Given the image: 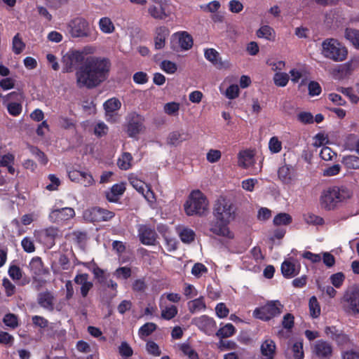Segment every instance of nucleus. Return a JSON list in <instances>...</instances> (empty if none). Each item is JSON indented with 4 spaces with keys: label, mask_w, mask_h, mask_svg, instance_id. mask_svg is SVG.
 Listing matches in <instances>:
<instances>
[{
    "label": "nucleus",
    "mask_w": 359,
    "mask_h": 359,
    "mask_svg": "<svg viewBox=\"0 0 359 359\" xmlns=\"http://www.w3.org/2000/svg\"><path fill=\"white\" fill-rule=\"evenodd\" d=\"M96 50L93 46H86L77 50L83 57L84 65L76 72V85L79 88H94L108 78L111 63L106 58L89 57L85 60V56L93 54Z\"/></svg>",
    "instance_id": "1"
},
{
    "label": "nucleus",
    "mask_w": 359,
    "mask_h": 359,
    "mask_svg": "<svg viewBox=\"0 0 359 359\" xmlns=\"http://www.w3.org/2000/svg\"><path fill=\"white\" fill-rule=\"evenodd\" d=\"M236 208L230 201L226 199L218 200L213 209V215L216 221L213 222L210 230L216 236L222 238V241L227 243L235 238L233 231L229 228L228 224L236 217Z\"/></svg>",
    "instance_id": "2"
},
{
    "label": "nucleus",
    "mask_w": 359,
    "mask_h": 359,
    "mask_svg": "<svg viewBox=\"0 0 359 359\" xmlns=\"http://www.w3.org/2000/svg\"><path fill=\"white\" fill-rule=\"evenodd\" d=\"M188 216H204L210 210L209 201L205 195L198 189L193 190L184 204Z\"/></svg>",
    "instance_id": "3"
},
{
    "label": "nucleus",
    "mask_w": 359,
    "mask_h": 359,
    "mask_svg": "<svg viewBox=\"0 0 359 359\" xmlns=\"http://www.w3.org/2000/svg\"><path fill=\"white\" fill-rule=\"evenodd\" d=\"M321 54L324 57L336 62H343L348 57V48L334 38H327L321 44Z\"/></svg>",
    "instance_id": "4"
},
{
    "label": "nucleus",
    "mask_w": 359,
    "mask_h": 359,
    "mask_svg": "<svg viewBox=\"0 0 359 359\" xmlns=\"http://www.w3.org/2000/svg\"><path fill=\"white\" fill-rule=\"evenodd\" d=\"M341 302L346 313L351 316L359 314V285L348 287L343 295Z\"/></svg>",
    "instance_id": "5"
},
{
    "label": "nucleus",
    "mask_w": 359,
    "mask_h": 359,
    "mask_svg": "<svg viewBox=\"0 0 359 359\" xmlns=\"http://www.w3.org/2000/svg\"><path fill=\"white\" fill-rule=\"evenodd\" d=\"M283 309V305L278 300L268 302L266 304L256 308L253 311L255 318L264 321H268L279 316Z\"/></svg>",
    "instance_id": "6"
},
{
    "label": "nucleus",
    "mask_w": 359,
    "mask_h": 359,
    "mask_svg": "<svg viewBox=\"0 0 359 359\" xmlns=\"http://www.w3.org/2000/svg\"><path fill=\"white\" fill-rule=\"evenodd\" d=\"M67 32L73 38H85L90 35L91 29L88 20L76 18L68 23Z\"/></svg>",
    "instance_id": "7"
},
{
    "label": "nucleus",
    "mask_w": 359,
    "mask_h": 359,
    "mask_svg": "<svg viewBox=\"0 0 359 359\" xmlns=\"http://www.w3.org/2000/svg\"><path fill=\"white\" fill-rule=\"evenodd\" d=\"M128 180L131 186L140 194H142L146 201L152 206L156 202L154 193L151 187L144 181L140 180L137 175L130 174Z\"/></svg>",
    "instance_id": "8"
},
{
    "label": "nucleus",
    "mask_w": 359,
    "mask_h": 359,
    "mask_svg": "<svg viewBox=\"0 0 359 359\" xmlns=\"http://www.w3.org/2000/svg\"><path fill=\"white\" fill-rule=\"evenodd\" d=\"M60 203L62 202H57L50 211L48 219L53 223L63 224L75 216V211L73 208H60L58 205Z\"/></svg>",
    "instance_id": "9"
},
{
    "label": "nucleus",
    "mask_w": 359,
    "mask_h": 359,
    "mask_svg": "<svg viewBox=\"0 0 359 359\" xmlns=\"http://www.w3.org/2000/svg\"><path fill=\"white\" fill-rule=\"evenodd\" d=\"M83 62V57L77 50H70L62 57V71L65 73L72 72Z\"/></svg>",
    "instance_id": "10"
},
{
    "label": "nucleus",
    "mask_w": 359,
    "mask_h": 359,
    "mask_svg": "<svg viewBox=\"0 0 359 359\" xmlns=\"http://www.w3.org/2000/svg\"><path fill=\"white\" fill-rule=\"evenodd\" d=\"M0 97H1L2 101L4 104H6V107L8 113L14 116H17L20 114L22 112V107L20 103L12 102L7 103L10 100H15L17 101H20L23 97L22 95L20 93L12 92L6 95H2L0 94Z\"/></svg>",
    "instance_id": "11"
},
{
    "label": "nucleus",
    "mask_w": 359,
    "mask_h": 359,
    "mask_svg": "<svg viewBox=\"0 0 359 359\" xmlns=\"http://www.w3.org/2000/svg\"><path fill=\"white\" fill-rule=\"evenodd\" d=\"M114 216V212L97 207L89 208L83 212L84 219L89 222L107 221Z\"/></svg>",
    "instance_id": "12"
},
{
    "label": "nucleus",
    "mask_w": 359,
    "mask_h": 359,
    "mask_svg": "<svg viewBox=\"0 0 359 359\" xmlns=\"http://www.w3.org/2000/svg\"><path fill=\"white\" fill-rule=\"evenodd\" d=\"M312 353L317 359H330L333 353V346L324 340H318L312 346Z\"/></svg>",
    "instance_id": "13"
},
{
    "label": "nucleus",
    "mask_w": 359,
    "mask_h": 359,
    "mask_svg": "<svg viewBox=\"0 0 359 359\" xmlns=\"http://www.w3.org/2000/svg\"><path fill=\"white\" fill-rule=\"evenodd\" d=\"M157 230L164 241V246L168 252H174L177 249L178 241L169 228L163 224H160L157 227Z\"/></svg>",
    "instance_id": "14"
},
{
    "label": "nucleus",
    "mask_w": 359,
    "mask_h": 359,
    "mask_svg": "<svg viewBox=\"0 0 359 359\" xmlns=\"http://www.w3.org/2000/svg\"><path fill=\"white\" fill-rule=\"evenodd\" d=\"M138 236L141 243L145 245H154L156 244L157 234L154 229L147 225L139 226Z\"/></svg>",
    "instance_id": "15"
},
{
    "label": "nucleus",
    "mask_w": 359,
    "mask_h": 359,
    "mask_svg": "<svg viewBox=\"0 0 359 359\" xmlns=\"http://www.w3.org/2000/svg\"><path fill=\"white\" fill-rule=\"evenodd\" d=\"M204 56L207 60L210 62L217 69H227L231 66L229 60H222L219 57V53L214 48H208L205 50Z\"/></svg>",
    "instance_id": "16"
},
{
    "label": "nucleus",
    "mask_w": 359,
    "mask_h": 359,
    "mask_svg": "<svg viewBox=\"0 0 359 359\" xmlns=\"http://www.w3.org/2000/svg\"><path fill=\"white\" fill-rule=\"evenodd\" d=\"M192 323L198 329L209 335L214 332L216 327V323L214 319L205 315L194 318Z\"/></svg>",
    "instance_id": "17"
},
{
    "label": "nucleus",
    "mask_w": 359,
    "mask_h": 359,
    "mask_svg": "<svg viewBox=\"0 0 359 359\" xmlns=\"http://www.w3.org/2000/svg\"><path fill=\"white\" fill-rule=\"evenodd\" d=\"M300 264L294 259H286L281 264V272L284 277L291 278L297 276L300 271Z\"/></svg>",
    "instance_id": "18"
},
{
    "label": "nucleus",
    "mask_w": 359,
    "mask_h": 359,
    "mask_svg": "<svg viewBox=\"0 0 359 359\" xmlns=\"http://www.w3.org/2000/svg\"><path fill=\"white\" fill-rule=\"evenodd\" d=\"M320 205L326 210H333L338 207L330 188L323 190L320 196Z\"/></svg>",
    "instance_id": "19"
},
{
    "label": "nucleus",
    "mask_w": 359,
    "mask_h": 359,
    "mask_svg": "<svg viewBox=\"0 0 359 359\" xmlns=\"http://www.w3.org/2000/svg\"><path fill=\"white\" fill-rule=\"evenodd\" d=\"M278 178L285 184H291L297 179L296 170L288 165L281 166L278 171Z\"/></svg>",
    "instance_id": "20"
},
{
    "label": "nucleus",
    "mask_w": 359,
    "mask_h": 359,
    "mask_svg": "<svg viewBox=\"0 0 359 359\" xmlns=\"http://www.w3.org/2000/svg\"><path fill=\"white\" fill-rule=\"evenodd\" d=\"M260 352L263 359H274L276 353V345L271 338H266L261 343Z\"/></svg>",
    "instance_id": "21"
},
{
    "label": "nucleus",
    "mask_w": 359,
    "mask_h": 359,
    "mask_svg": "<svg viewBox=\"0 0 359 359\" xmlns=\"http://www.w3.org/2000/svg\"><path fill=\"white\" fill-rule=\"evenodd\" d=\"M337 204L344 203L351 198L352 191L345 187H330Z\"/></svg>",
    "instance_id": "22"
},
{
    "label": "nucleus",
    "mask_w": 359,
    "mask_h": 359,
    "mask_svg": "<svg viewBox=\"0 0 359 359\" xmlns=\"http://www.w3.org/2000/svg\"><path fill=\"white\" fill-rule=\"evenodd\" d=\"M121 106V103L117 98L113 97L109 99L104 103V107L106 112V116L109 121H115L114 115Z\"/></svg>",
    "instance_id": "23"
},
{
    "label": "nucleus",
    "mask_w": 359,
    "mask_h": 359,
    "mask_svg": "<svg viewBox=\"0 0 359 359\" xmlns=\"http://www.w3.org/2000/svg\"><path fill=\"white\" fill-rule=\"evenodd\" d=\"M74 282L81 285V294L83 297H86L88 292L92 289L93 284L88 280V275L86 273L78 274L74 278Z\"/></svg>",
    "instance_id": "24"
},
{
    "label": "nucleus",
    "mask_w": 359,
    "mask_h": 359,
    "mask_svg": "<svg viewBox=\"0 0 359 359\" xmlns=\"http://www.w3.org/2000/svg\"><path fill=\"white\" fill-rule=\"evenodd\" d=\"M176 232L183 243L189 244L195 239L194 231L187 226L179 225L176 226Z\"/></svg>",
    "instance_id": "25"
},
{
    "label": "nucleus",
    "mask_w": 359,
    "mask_h": 359,
    "mask_svg": "<svg viewBox=\"0 0 359 359\" xmlns=\"http://www.w3.org/2000/svg\"><path fill=\"white\" fill-rule=\"evenodd\" d=\"M169 36V30L165 27H160L156 29L154 47L156 50L162 49L165 44V40Z\"/></svg>",
    "instance_id": "26"
},
{
    "label": "nucleus",
    "mask_w": 359,
    "mask_h": 359,
    "mask_svg": "<svg viewBox=\"0 0 359 359\" xmlns=\"http://www.w3.org/2000/svg\"><path fill=\"white\" fill-rule=\"evenodd\" d=\"M188 309L191 313L203 312L206 309L205 298L203 296L195 297L187 303Z\"/></svg>",
    "instance_id": "27"
},
{
    "label": "nucleus",
    "mask_w": 359,
    "mask_h": 359,
    "mask_svg": "<svg viewBox=\"0 0 359 359\" xmlns=\"http://www.w3.org/2000/svg\"><path fill=\"white\" fill-rule=\"evenodd\" d=\"M255 163L254 154L252 151L245 150L238 154V165L243 168H250Z\"/></svg>",
    "instance_id": "28"
},
{
    "label": "nucleus",
    "mask_w": 359,
    "mask_h": 359,
    "mask_svg": "<svg viewBox=\"0 0 359 359\" xmlns=\"http://www.w3.org/2000/svg\"><path fill=\"white\" fill-rule=\"evenodd\" d=\"M256 34L257 37L265 39L270 41H275L276 36L274 29L268 25H262Z\"/></svg>",
    "instance_id": "29"
},
{
    "label": "nucleus",
    "mask_w": 359,
    "mask_h": 359,
    "mask_svg": "<svg viewBox=\"0 0 359 359\" xmlns=\"http://www.w3.org/2000/svg\"><path fill=\"white\" fill-rule=\"evenodd\" d=\"M126 187L123 183L114 184L111 190L106 194L107 198L110 202H116L118 198L124 193Z\"/></svg>",
    "instance_id": "30"
},
{
    "label": "nucleus",
    "mask_w": 359,
    "mask_h": 359,
    "mask_svg": "<svg viewBox=\"0 0 359 359\" xmlns=\"http://www.w3.org/2000/svg\"><path fill=\"white\" fill-rule=\"evenodd\" d=\"M289 74L292 83H298L301 80L299 86L306 83L307 72L304 68H294L290 71Z\"/></svg>",
    "instance_id": "31"
},
{
    "label": "nucleus",
    "mask_w": 359,
    "mask_h": 359,
    "mask_svg": "<svg viewBox=\"0 0 359 359\" xmlns=\"http://www.w3.org/2000/svg\"><path fill=\"white\" fill-rule=\"evenodd\" d=\"M53 295L49 292H41L39 294L38 302L43 308L52 311L53 309Z\"/></svg>",
    "instance_id": "32"
},
{
    "label": "nucleus",
    "mask_w": 359,
    "mask_h": 359,
    "mask_svg": "<svg viewBox=\"0 0 359 359\" xmlns=\"http://www.w3.org/2000/svg\"><path fill=\"white\" fill-rule=\"evenodd\" d=\"M344 38L356 49L359 50V29L346 28Z\"/></svg>",
    "instance_id": "33"
},
{
    "label": "nucleus",
    "mask_w": 359,
    "mask_h": 359,
    "mask_svg": "<svg viewBox=\"0 0 359 359\" xmlns=\"http://www.w3.org/2000/svg\"><path fill=\"white\" fill-rule=\"evenodd\" d=\"M100 30L105 34H111L115 31V25L109 17H102L98 21Z\"/></svg>",
    "instance_id": "34"
},
{
    "label": "nucleus",
    "mask_w": 359,
    "mask_h": 359,
    "mask_svg": "<svg viewBox=\"0 0 359 359\" xmlns=\"http://www.w3.org/2000/svg\"><path fill=\"white\" fill-rule=\"evenodd\" d=\"M161 311V317L165 320L173 318L177 313V309L174 305H166L165 302L159 303Z\"/></svg>",
    "instance_id": "35"
},
{
    "label": "nucleus",
    "mask_w": 359,
    "mask_h": 359,
    "mask_svg": "<svg viewBox=\"0 0 359 359\" xmlns=\"http://www.w3.org/2000/svg\"><path fill=\"white\" fill-rule=\"evenodd\" d=\"M180 46L183 50H189L192 47L193 40L191 36L187 32H180L176 34Z\"/></svg>",
    "instance_id": "36"
},
{
    "label": "nucleus",
    "mask_w": 359,
    "mask_h": 359,
    "mask_svg": "<svg viewBox=\"0 0 359 359\" xmlns=\"http://www.w3.org/2000/svg\"><path fill=\"white\" fill-rule=\"evenodd\" d=\"M132 155L128 152H124L117 161L118 167L123 170L130 169L132 166Z\"/></svg>",
    "instance_id": "37"
},
{
    "label": "nucleus",
    "mask_w": 359,
    "mask_h": 359,
    "mask_svg": "<svg viewBox=\"0 0 359 359\" xmlns=\"http://www.w3.org/2000/svg\"><path fill=\"white\" fill-rule=\"evenodd\" d=\"M235 332V327L231 323H227L217 330L216 335L219 338H227L233 336Z\"/></svg>",
    "instance_id": "38"
},
{
    "label": "nucleus",
    "mask_w": 359,
    "mask_h": 359,
    "mask_svg": "<svg viewBox=\"0 0 359 359\" xmlns=\"http://www.w3.org/2000/svg\"><path fill=\"white\" fill-rule=\"evenodd\" d=\"M341 163L348 169L359 168V158L355 156L348 155L342 158Z\"/></svg>",
    "instance_id": "39"
},
{
    "label": "nucleus",
    "mask_w": 359,
    "mask_h": 359,
    "mask_svg": "<svg viewBox=\"0 0 359 359\" xmlns=\"http://www.w3.org/2000/svg\"><path fill=\"white\" fill-rule=\"evenodd\" d=\"M178 348L184 355L187 356L189 359H199L198 353L189 344L182 343L178 344Z\"/></svg>",
    "instance_id": "40"
},
{
    "label": "nucleus",
    "mask_w": 359,
    "mask_h": 359,
    "mask_svg": "<svg viewBox=\"0 0 359 359\" xmlns=\"http://www.w3.org/2000/svg\"><path fill=\"white\" fill-rule=\"evenodd\" d=\"M309 306L310 316L312 318H316L320 315V306L315 296L310 298Z\"/></svg>",
    "instance_id": "41"
},
{
    "label": "nucleus",
    "mask_w": 359,
    "mask_h": 359,
    "mask_svg": "<svg viewBox=\"0 0 359 359\" xmlns=\"http://www.w3.org/2000/svg\"><path fill=\"white\" fill-rule=\"evenodd\" d=\"M29 266L32 272L36 276L40 275L43 272V263L39 257H34L29 262Z\"/></svg>",
    "instance_id": "42"
},
{
    "label": "nucleus",
    "mask_w": 359,
    "mask_h": 359,
    "mask_svg": "<svg viewBox=\"0 0 359 359\" xmlns=\"http://www.w3.org/2000/svg\"><path fill=\"white\" fill-rule=\"evenodd\" d=\"M149 13L151 17L156 19L163 20L168 16V13H167L163 7L157 8L155 6H149L148 9Z\"/></svg>",
    "instance_id": "43"
},
{
    "label": "nucleus",
    "mask_w": 359,
    "mask_h": 359,
    "mask_svg": "<svg viewBox=\"0 0 359 359\" xmlns=\"http://www.w3.org/2000/svg\"><path fill=\"white\" fill-rule=\"evenodd\" d=\"M291 351L294 359H303L304 354L302 340L294 341L291 346Z\"/></svg>",
    "instance_id": "44"
},
{
    "label": "nucleus",
    "mask_w": 359,
    "mask_h": 359,
    "mask_svg": "<svg viewBox=\"0 0 359 359\" xmlns=\"http://www.w3.org/2000/svg\"><path fill=\"white\" fill-rule=\"evenodd\" d=\"M180 104L176 102H170L164 104L163 111L168 116H177L180 111Z\"/></svg>",
    "instance_id": "45"
},
{
    "label": "nucleus",
    "mask_w": 359,
    "mask_h": 359,
    "mask_svg": "<svg viewBox=\"0 0 359 359\" xmlns=\"http://www.w3.org/2000/svg\"><path fill=\"white\" fill-rule=\"evenodd\" d=\"M109 128L102 121H97L93 124V133L97 137H102L106 135Z\"/></svg>",
    "instance_id": "46"
},
{
    "label": "nucleus",
    "mask_w": 359,
    "mask_h": 359,
    "mask_svg": "<svg viewBox=\"0 0 359 359\" xmlns=\"http://www.w3.org/2000/svg\"><path fill=\"white\" fill-rule=\"evenodd\" d=\"M220 7L221 4L219 1L217 0H214L209 2L208 4H201L199 6V8L201 11L211 13H215L218 11Z\"/></svg>",
    "instance_id": "47"
},
{
    "label": "nucleus",
    "mask_w": 359,
    "mask_h": 359,
    "mask_svg": "<svg viewBox=\"0 0 359 359\" xmlns=\"http://www.w3.org/2000/svg\"><path fill=\"white\" fill-rule=\"evenodd\" d=\"M292 217L287 213H279L273 219V224L276 226L287 225L292 222Z\"/></svg>",
    "instance_id": "48"
},
{
    "label": "nucleus",
    "mask_w": 359,
    "mask_h": 359,
    "mask_svg": "<svg viewBox=\"0 0 359 359\" xmlns=\"http://www.w3.org/2000/svg\"><path fill=\"white\" fill-rule=\"evenodd\" d=\"M156 329V324L154 323H147L140 328L138 334L140 338L144 339L150 335Z\"/></svg>",
    "instance_id": "49"
},
{
    "label": "nucleus",
    "mask_w": 359,
    "mask_h": 359,
    "mask_svg": "<svg viewBox=\"0 0 359 359\" xmlns=\"http://www.w3.org/2000/svg\"><path fill=\"white\" fill-rule=\"evenodd\" d=\"M304 220L308 224L319 226L323 225L324 220L322 217L313 213H306L304 215Z\"/></svg>",
    "instance_id": "50"
},
{
    "label": "nucleus",
    "mask_w": 359,
    "mask_h": 359,
    "mask_svg": "<svg viewBox=\"0 0 359 359\" xmlns=\"http://www.w3.org/2000/svg\"><path fill=\"white\" fill-rule=\"evenodd\" d=\"M289 81V75L284 72H277L273 76V82L278 87H285Z\"/></svg>",
    "instance_id": "51"
},
{
    "label": "nucleus",
    "mask_w": 359,
    "mask_h": 359,
    "mask_svg": "<svg viewBox=\"0 0 359 359\" xmlns=\"http://www.w3.org/2000/svg\"><path fill=\"white\" fill-rule=\"evenodd\" d=\"M29 150L32 155L35 156L40 163L46 165L48 163V158L39 149L34 146H29Z\"/></svg>",
    "instance_id": "52"
},
{
    "label": "nucleus",
    "mask_w": 359,
    "mask_h": 359,
    "mask_svg": "<svg viewBox=\"0 0 359 359\" xmlns=\"http://www.w3.org/2000/svg\"><path fill=\"white\" fill-rule=\"evenodd\" d=\"M25 47V43L20 37L19 34H17L13 39L12 49L15 54H20L22 52Z\"/></svg>",
    "instance_id": "53"
},
{
    "label": "nucleus",
    "mask_w": 359,
    "mask_h": 359,
    "mask_svg": "<svg viewBox=\"0 0 359 359\" xmlns=\"http://www.w3.org/2000/svg\"><path fill=\"white\" fill-rule=\"evenodd\" d=\"M79 183L83 184L85 187H88L94 185L95 184V180L88 170L83 169Z\"/></svg>",
    "instance_id": "54"
},
{
    "label": "nucleus",
    "mask_w": 359,
    "mask_h": 359,
    "mask_svg": "<svg viewBox=\"0 0 359 359\" xmlns=\"http://www.w3.org/2000/svg\"><path fill=\"white\" fill-rule=\"evenodd\" d=\"M183 294L187 299H194L198 296V292L193 285L185 283L183 287Z\"/></svg>",
    "instance_id": "55"
},
{
    "label": "nucleus",
    "mask_w": 359,
    "mask_h": 359,
    "mask_svg": "<svg viewBox=\"0 0 359 359\" xmlns=\"http://www.w3.org/2000/svg\"><path fill=\"white\" fill-rule=\"evenodd\" d=\"M269 149L273 154H277L281 151L282 143L276 136L272 137L269 142Z\"/></svg>",
    "instance_id": "56"
},
{
    "label": "nucleus",
    "mask_w": 359,
    "mask_h": 359,
    "mask_svg": "<svg viewBox=\"0 0 359 359\" xmlns=\"http://www.w3.org/2000/svg\"><path fill=\"white\" fill-rule=\"evenodd\" d=\"M222 153L218 149H210L206 154V159L209 163H214L219 161Z\"/></svg>",
    "instance_id": "57"
},
{
    "label": "nucleus",
    "mask_w": 359,
    "mask_h": 359,
    "mask_svg": "<svg viewBox=\"0 0 359 359\" xmlns=\"http://www.w3.org/2000/svg\"><path fill=\"white\" fill-rule=\"evenodd\" d=\"M161 68L167 74H172L177 69V65L170 60H163L161 63Z\"/></svg>",
    "instance_id": "58"
},
{
    "label": "nucleus",
    "mask_w": 359,
    "mask_h": 359,
    "mask_svg": "<svg viewBox=\"0 0 359 359\" xmlns=\"http://www.w3.org/2000/svg\"><path fill=\"white\" fill-rule=\"evenodd\" d=\"M341 359H359V351L352 348L344 350L341 353Z\"/></svg>",
    "instance_id": "59"
},
{
    "label": "nucleus",
    "mask_w": 359,
    "mask_h": 359,
    "mask_svg": "<svg viewBox=\"0 0 359 359\" xmlns=\"http://www.w3.org/2000/svg\"><path fill=\"white\" fill-rule=\"evenodd\" d=\"M345 280V276L341 272H338L334 274H332L330 276V281L334 287L339 288L342 285Z\"/></svg>",
    "instance_id": "60"
},
{
    "label": "nucleus",
    "mask_w": 359,
    "mask_h": 359,
    "mask_svg": "<svg viewBox=\"0 0 359 359\" xmlns=\"http://www.w3.org/2000/svg\"><path fill=\"white\" fill-rule=\"evenodd\" d=\"M240 90L238 85H231L224 92V95L229 100H233L238 97Z\"/></svg>",
    "instance_id": "61"
},
{
    "label": "nucleus",
    "mask_w": 359,
    "mask_h": 359,
    "mask_svg": "<svg viewBox=\"0 0 359 359\" xmlns=\"http://www.w3.org/2000/svg\"><path fill=\"white\" fill-rule=\"evenodd\" d=\"M338 90L347 96L352 103L356 104L358 102L359 97L353 93L351 88L341 87L338 88Z\"/></svg>",
    "instance_id": "62"
},
{
    "label": "nucleus",
    "mask_w": 359,
    "mask_h": 359,
    "mask_svg": "<svg viewBox=\"0 0 359 359\" xmlns=\"http://www.w3.org/2000/svg\"><path fill=\"white\" fill-rule=\"evenodd\" d=\"M320 158L324 161H332L336 156V153L328 147H323L320 152Z\"/></svg>",
    "instance_id": "63"
},
{
    "label": "nucleus",
    "mask_w": 359,
    "mask_h": 359,
    "mask_svg": "<svg viewBox=\"0 0 359 359\" xmlns=\"http://www.w3.org/2000/svg\"><path fill=\"white\" fill-rule=\"evenodd\" d=\"M208 269L205 265L201 263H196L194 265L191 269V273L196 278H200L204 273H206Z\"/></svg>",
    "instance_id": "64"
}]
</instances>
